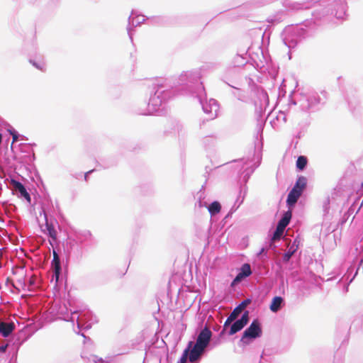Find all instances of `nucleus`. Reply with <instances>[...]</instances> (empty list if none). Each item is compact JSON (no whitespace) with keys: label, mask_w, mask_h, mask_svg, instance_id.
Listing matches in <instances>:
<instances>
[{"label":"nucleus","mask_w":363,"mask_h":363,"mask_svg":"<svg viewBox=\"0 0 363 363\" xmlns=\"http://www.w3.org/2000/svg\"><path fill=\"white\" fill-rule=\"evenodd\" d=\"M283 6L290 11H301L313 9L312 18L302 23L286 26L281 33V39L289 49L294 48L300 42L308 38L320 21L329 13L337 19L343 20L347 16V0H284Z\"/></svg>","instance_id":"1"},{"label":"nucleus","mask_w":363,"mask_h":363,"mask_svg":"<svg viewBox=\"0 0 363 363\" xmlns=\"http://www.w3.org/2000/svg\"><path fill=\"white\" fill-rule=\"evenodd\" d=\"M201 77L199 70L184 72L171 89L167 88L162 84L152 83L149 86L150 98L147 107L144 111H138V113L145 116L154 114L158 112L162 106L173 97L176 92H181L182 94H189L196 98L203 112L209 115L208 121L214 119L218 116L219 104L214 99L207 101Z\"/></svg>","instance_id":"2"},{"label":"nucleus","mask_w":363,"mask_h":363,"mask_svg":"<svg viewBox=\"0 0 363 363\" xmlns=\"http://www.w3.org/2000/svg\"><path fill=\"white\" fill-rule=\"evenodd\" d=\"M212 332L207 328H202L196 335L195 341H189L177 363H199L203 354L220 344V335L211 342Z\"/></svg>","instance_id":"3"},{"label":"nucleus","mask_w":363,"mask_h":363,"mask_svg":"<svg viewBox=\"0 0 363 363\" xmlns=\"http://www.w3.org/2000/svg\"><path fill=\"white\" fill-rule=\"evenodd\" d=\"M69 307L65 303H55L50 308V313L55 316L56 319H61L67 322L74 323L76 321L78 329L89 330L91 328L93 323L91 312L88 311H80L71 306L68 301Z\"/></svg>","instance_id":"4"},{"label":"nucleus","mask_w":363,"mask_h":363,"mask_svg":"<svg viewBox=\"0 0 363 363\" xmlns=\"http://www.w3.org/2000/svg\"><path fill=\"white\" fill-rule=\"evenodd\" d=\"M293 92L289 95V105H298L300 110L306 113H313L319 111L325 106L328 99V93L325 91L320 94L315 91L301 93L293 97Z\"/></svg>","instance_id":"5"},{"label":"nucleus","mask_w":363,"mask_h":363,"mask_svg":"<svg viewBox=\"0 0 363 363\" xmlns=\"http://www.w3.org/2000/svg\"><path fill=\"white\" fill-rule=\"evenodd\" d=\"M264 122L262 120L258 119V123L257 125V135L255 136V140L257 141L258 145L256 143L254 146L253 150V159L256 160L252 164L246 167L245 170L242 172V180L240 184L239 194L238 196L242 197L247 194V183L250 178L251 175L253 174L255 170L260 165L262 161V133L264 126Z\"/></svg>","instance_id":"6"},{"label":"nucleus","mask_w":363,"mask_h":363,"mask_svg":"<svg viewBox=\"0 0 363 363\" xmlns=\"http://www.w3.org/2000/svg\"><path fill=\"white\" fill-rule=\"evenodd\" d=\"M292 217V212L291 210L284 211L281 218L279 220L276 229L272 232L269 231L267 235V245L269 248L273 249L276 247L274 241L279 240L283 235V233L289 224Z\"/></svg>","instance_id":"7"},{"label":"nucleus","mask_w":363,"mask_h":363,"mask_svg":"<svg viewBox=\"0 0 363 363\" xmlns=\"http://www.w3.org/2000/svg\"><path fill=\"white\" fill-rule=\"evenodd\" d=\"M262 335V326L258 318H255L250 325L244 330L240 340L239 345H249L257 338Z\"/></svg>","instance_id":"8"},{"label":"nucleus","mask_w":363,"mask_h":363,"mask_svg":"<svg viewBox=\"0 0 363 363\" xmlns=\"http://www.w3.org/2000/svg\"><path fill=\"white\" fill-rule=\"evenodd\" d=\"M362 244L360 245V250L358 255L356 257L354 263L351 264L344 274L342 279L348 281L347 284L345 286V291L348 290V285L354 279L355 277L358 274V271L363 263V237L361 240Z\"/></svg>","instance_id":"9"},{"label":"nucleus","mask_w":363,"mask_h":363,"mask_svg":"<svg viewBox=\"0 0 363 363\" xmlns=\"http://www.w3.org/2000/svg\"><path fill=\"white\" fill-rule=\"evenodd\" d=\"M83 247L74 236H68L63 243L64 252L69 258H79L82 254Z\"/></svg>","instance_id":"10"},{"label":"nucleus","mask_w":363,"mask_h":363,"mask_svg":"<svg viewBox=\"0 0 363 363\" xmlns=\"http://www.w3.org/2000/svg\"><path fill=\"white\" fill-rule=\"evenodd\" d=\"M53 267V277L55 279L54 288L60 290L63 284V274L62 266L58 255L55 251L53 252V259L52 260Z\"/></svg>","instance_id":"11"},{"label":"nucleus","mask_w":363,"mask_h":363,"mask_svg":"<svg viewBox=\"0 0 363 363\" xmlns=\"http://www.w3.org/2000/svg\"><path fill=\"white\" fill-rule=\"evenodd\" d=\"M145 21L144 16H141L137 13L136 11L132 10L130 15L128 17V26H127V32L129 36V38L131 42H133V31L134 27H137L143 23Z\"/></svg>","instance_id":"12"},{"label":"nucleus","mask_w":363,"mask_h":363,"mask_svg":"<svg viewBox=\"0 0 363 363\" xmlns=\"http://www.w3.org/2000/svg\"><path fill=\"white\" fill-rule=\"evenodd\" d=\"M240 69L233 66V67H228L225 69V71L222 77V80L225 84H227L229 86H230L236 90H239L238 88H237L236 86H235L230 82L236 84V81L238 79H240Z\"/></svg>","instance_id":"13"},{"label":"nucleus","mask_w":363,"mask_h":363,"mask_svg":"<svg viewBox=\"0 0 363 363\" xmlns=\"http://www.w3.org/2000/svg\"><path fill=\"white\" fill-rule=\"evenodd\" d=\"M201 189H203V186H202ZM201 190L202 189H201L200 191L197 193V195L199 196L198 203L199 207H206L211 216H214L219 213L221 210V205L220 202L218 201H213V202L208 205L206 202L203 201L202 200L203 193L201 192Z\"/></svg>","instance_id":"14"},{"label":"nucleus","mask_w":363,"mask_h":363,"mask_svg":"<svg viewBox=\"0 0 363 363\" xmlns=\"http://www.w3.org/2000/svg\"><path fill=\"white\" fill-rule=\"evenodd\" d=\"M45 228L43 231L49 237V242L50 245H53V244L57 242V231L55 229V224H57V222L55 219L54 221L52 220H49L46 216H45Z\"/></svg>","instance_id":"15"},{"label":"nucleus","mask_w":363,"mask_h":363,"mask_svg":"<svg viewBox=\"0 0 363 363\" xmlns=\"http://www.w3.org/2000/svg\"><path fill=\"white\" fill-rule=\"evenodd\" d=\"M11 183L13 185V187L18 191V197L23 198L30 203L31 201V196L28 192L26 186L21 182L13 178L11 179Z\"/></svg>","instance_id":"16"},{"label":"nucleus","mask_w":363,"mask_h":363,"mask_svg":"<svg viewBox=\"0 0 363 363\" xmlns=\"http://www.w3.org/2000/svg\"><path fill=\"white\" fill-rule=\"evenodd\" d=\"M285 299L282 296H275L271 301L269 309L272 313H277L285 306Z\"/></svg>","instance_id":"17"},{"label":"nucleus","mask_w":363,"mask_h":363,"mask_svg":"<svg viewBox=\"0 0 363 363\" xmlns=\"http://www.w3.org/2000/svg\"><path fill=\"white\" fill-rule=\"evenodd\" d=\"M252 274L251 266L249 263H244L238 269L237 279H240L242 281L248 278Z\"/></svg>","instance_id":"18"},{"label":"nucleus","mask_w":363,"mask_h":363,"mask_svg":"<svg viewBox=\"0 0 363 363\" xmlns=\"http://www.w3.org/2000/svg\"><path fill=\"white\" fill-rule=\"evenodd\" d=\"M345 98L352 113L354 115L357 114L359 109V101L357 97L354 94H352L351 96L347 94Z\"/></svg>","instance_id":"19"},{"label":"nucleus","mask_w":363,"mask_h":363,"mask_svg":"<svg viewBox=\"0 0 363 363\" xmlns=\"http://www.w3.org/2000/svg\"><path fill=\"white\" fill-rule=\"evenodd\" d=\"M14 328L13 323L0 321V335L4 337H8L14 330Z\"/></svg>","instance_id":"20"},{"label":"nucleus","mask_w":363,"mask_h":363,"mask_svg":"<svg viewBox=\"0 0 363 363\" xmlns=\"http://www.w3.org/2000/svg\"><path fill=\"white\" fill-rule=\"evenodd\" d=\"M248 62L247 53L237 54L234 56L231 63L233 67L240 69V67L245 66Z\"/></svg>","instance_id":"21"},{"label":"nucleus","mask_w":363,"mask_h":363,"mask_svg":"<svg viewBox=\"0 0 363 363\" xmlns=\"http://www.w3.org/2000/svg\"><path fill=\"white\" fill-rule=\"evenodd\" d=\"M301 194L299 192L295 191V190H291L289 192L286 198V206L289 210H291L294 208L297 200L300 197Z\"/></svg>","instance_id":"22"},{"label":"nucleus","mask_w":363,"mask_h":363,"mask_svg":"<svg viewBox=\"0 0 363 363\" xmlns=\"http://www.w3.org/2000/svg\"><path fill=\"white\" fill-rule=\"evenodd\" d=\"M307 186V179L304 176H298L291 190L299 192L301 195Z\"/></svg>","instance_id":"23"},{"label":"nucleus","mask_w":363,"mask_h":363,"mask_svg":"<svg viewBox=\"0 0 363 363\" xmlns=\"http://www.w3.org/2000/svg\"><path fill=\"white\" fill-rule=\"evenodd\" d=\"M73 236L79 243H82V245L83 246L86 242L91 239V233L89 230L77 233Z\"/></svg>","instance_id":"24"},{"label":"nucleus","mask_w":363,"mask_h":363,"mask_svg":"<svg viewBox=\"0 0 363 363\" xmlns=\"http://www.w3.org/2000/svg\"><path fill=\"white\" fill-rule=\"evenodd\" d=\"M359 200L360 198L357 197L350 206L347 212L344 213L342 223H345L352 214H354V213H356Z\"/></svg>","instance_id":"25"},{"label":"nucleus","mask_w":363,"mask_h":363,"mask_svg":"<svg viewBox=\"0 0 363 363\" xmlns=\"http://www.w3.org/2000/svg\"><path fill=\"white\" fill-rule=\"evenodd\" d=\"M252 299V298H247L242 300L235 308L233 310V311L230 313L233 317L235 319L237 315L241 312V311L245 308L247 306H248Z\"/></svg>","instance_id":"26"},{"label":"nucleus","mask_w":363,"mask_h":363,"mask_svg":"<svg viewBox=\"0 0 363 363\" xmlns=\"http://www.w3.org/2000/svg\"><path fill=\"white\" fill-rule=\"evenodd\" d=\"M245 326V325H244L239 319H238L231 324L230 329L227 333L228 335H233L241 331Z\"/></svg>","instance_id":"27"},{"label":"nucleus","mask_w":363,"mask_h":363,"mask_svg":"<svg viewBox=\"0 0 363 363\" xmlns=\"http://www.w3.org/2000/svg\"><path fill=\"white\" fill-rule=\"evenodd\" d=\"M308 164V159L304 155H300L298 157L296 162V168L298 172L303 171Z\"/></svg>","instance_id":"28"},{"label":"nucleus","mask_w":363,"mask_h":363,"mask_svg":"<svg viewBox=\"0 0 363 363\" xmlns=\"http://www.w3.org/2000/svg\"><path fill=\"white\" fill-rule=\"evenodd\" d=\"M216 143V137L213 135L205 136L202 139V144L206 149H210L214 146Z\"/></svg>","instance_id":"29"},{"label":"nucleus","mask_w":363,"mask_h":363,"mask_svg":"<svg viewBox=\"0 0 363 363\" xmlns=\"http://www.w3.org/2000/svg\"><path fill=\"white\" fill-rule=\"evenodd\" d=\"M296 242V240L294 241V243L291 247L284 253L282 257V260L284 262H288L291 259L292 255L295 253V252L297 250L298 245H295Z\"/></svg>","instance_id":"30"},{"label":"nucleus","mask_w":363,"mask_h":363,"mask_svg":"<svg viewBox=\"0 0 363 363\" xmlns=\"http://www.w3.org/2000/svg\"><path fill=\"white\" fill-rule=\"evenodd\" d=\"M244 199H245L244 196H242V197L238 196L233 206L231 207L230 210L229 211L228 214L225 216V218L231 217V216L238 210V208L243 203Z\"/></svg>","instance_id":"31"},{"label":"nucleus","mask_w":363,"mask_h":363,"mask_svg":"<svg viewBox=\"0 0 363 363\" xmlns=\"http://www.w3.org/2000/svg\"><path fill=\"white\" fill-rule=\"evenodd\" d=\"M7 131L13 138V143L14 142H17L20 138L21 140H27L26 137L21 135L16 131L11 125H9V128H7Z\"/></svg>","instance_id":"32"},{"label":"nucleus","mask_w":363,"mask_h":363,"mask_svg":"<svg viewBox=\"0 0 363 363\" xmlns=\"http://www.w3.org/2000/svg\"><path fill=\"white\" fill-rule=\"evenodd\" d=\"M235 320V318L233 317L232 315H229L228 318H226L224 324H223V328L220 333V336H223L225 333V330L228 327H230L231 322H233Z\"/></svg>","instance_id":"33"},{"label":"nucleus","mask_w":363,"mask_h":363,"mask_svg":"<svg viewBox=\"0 0 363 363\" xmlns=\"http://www.w3.org/2000/svg\"><path fill=\"white\" fill-rule=\"evenodd\" d=\"M239 320L245 325H247L250 320V312L248 311H245L242 314L241 317Z\"/></svg>","instance_id":"34"},{"label":"nucleus","mask_w":363,"mask_h":363,"mask_svg":"<svg viewBox=\"0 0 363 363\" xmlns=\"http://www.w3.org/2000/svg\"><path fill=\"white\" fill-rule=\"evenodd\" d=\"M147 19L150 20L151 21V23H152V24H160L163 22V18L160 16H156V17H153L152 18H147Z\"/></svg>","instance_id":"35"},{"label":"nucleus","mask_w":363,"mask_h":363,"mask_svg":"<svg viewBox=\"0 0 363 363\" xmlns=\"http://www.w3.org/2000/svg\"><path fill=\"white\" fill-rule=\"evenodd\" d=\"M89 360L94 363L104 362V359L101 357H98L96 355H91Z\"/></svg>","instance_id":"36"},{"label":"nucleus","mask_w":363,"mask_h":363,"mask_svg":"<svg viewBox=\"0 0 363 363\" xmlns=\"http://www.w3.org/2000/svg\"><path fill=\"white\" fill-rule=\"evenodd\" d=\"M234 162H238V163H240L242 164V166L243 167L245 164H248L249 162V158H247V160H245V158H241V159H239V160H233Z\"/></svg>","instance_id":"37"},{"label":"nucleus","mask_w":363,"mask_h":363,"mask_svg":"<svg viewBox=\"0 0 363 363\" xmlns=\"http://www.w3.org/2000/svg\"><path fill=\"white\" fill-rule=\"evenodd\" d=\"M241 281H242L240 279H237V275L235 277V278L233 279V281L230 283L231 287H235L238 284H240Z\"/></svg>","instance_id":"38"},{"label":"nucleus","mask_w":363,"mask_h":363,"mask_svg":"<svg viewBox=\"0 0 363 363\" xmlns=\"http://www.w3.org/2000/svg\"><path fill=\"white\" fill-rule=\"evenodd\" d=\"M30 62L38 69L43 70V66L40 63L37 62L35 61H33L31 60H30Z\"/></svg>","instance_id":"39"},{"label":"nucleus","mask_w":363,"mask_h":363,"mask_svg":"<svg viewBox=\"0 0 363 363\" xmlns=\"http://www.w3.org/2000/svg\"><path fill=\"white\" fill-rule=\"evenodd\" d=\"M260 95L264 99L267 101H268V94L265 90H262Z\"/></svg>","instance_id":"40"},{"label":"nucleus","mask_w":363,"mask_h":363,"mask_svg":"<svg viewBox=\"0 0 363 363\" xmlns=\"http://www.w3.org/2000/svg\"><path fill=\"white\" fill-rule=\"evenodd\" d=\"M262 254H264V255L267 257V252H266V249H265V247H262V248L260 249V250L257 252V256H260V255H262Z\"/></svg>","instance_id":"41"},{"label":"nucleus","mask_w":363,"mask_h":363,"mask_svg":"<svg viewBox=\"0 0 363 363\" xmlns=\"http://www.w3.org/2000/svg\"><path fill=\"white\" fill-rule=\"evenodd\" d=\"M94 170H95V169H91V170H89V171H88V172H85V173H84V180H85V181H87V180H88L89 175L90 174H91L93 172H94Z\"/></svg>","instance_id":"42"},{"label":"nucleus","mask_w":363,"mask_h":363,"mask_svg":"<svg viewBox=\"0 0 363 363\" xmlns=\"http://www.w3.org/2000/svg\"><path fill=\"white\" fill-rule=\"evenodd\" d=\"M72 176L76 179H80L82 177V172L76 173L75 174H72Z\"/></svg>","instance_id":"43"},{"label":"nucleus","mask_w":363,"mask_h":363,"mask_svg":"<svg viewBox=\"0 0 363 363\" xmlns=\"http://www.w3.org/2000/svg\"><path fill=\"white\" fill-rule=\"evenodd\" d=\"M6 349V346H5V345L0 346V353L5 352Z\"/></svg>","instance_id":"44"},{"label":"nucleus","mask_w":363,"mask_h":363,"mask_svg":"<svg viewBox=\"0 0 363 363\" xmlns=\"http://www.w3.org/2000/svg\"><path fill=\"white\" fill-rule=\"evenodd\" d=\"M362 206H363V199H362L361 203L359 205L358 204V206H357V209L356 213H357L359 211V210Z\"/></svg>","instance_id":"45"},{"label":"nucleus","mask_w":363,"mask_h":363,"mask_svg":"<svg viewBox=\"0 0 363 363\" xmlns=\"http://www.w3.org/2000/svg\"><path fill=\"white\" fill-rule=\"evenodd\" d=\"M233 95L235 96L239 100H242V96L240 94H236L233 92Z\"/></svg>","instance_id":"46"},{"label":"nucleus","mask_w":363,"mask_h":363,"mask_svg":"<svg viewBox=\"0 0 363 363\" xmlns=\"http://www.w3.org/2000/svg\"><path fill=\"white\" fill-rule=\"evenodd\" d=\"M281 116H283V121H284V122H286V116H284V113H281V114H280L277 118H279V117H281Z\"/></svg>","instance_id":"47"},{"label":"nucleus","mask_w":363,"mask_h":363,"mask_svg":"<svg viewBox=\"0 0 363 363\" xmlns=\"http://www.w3.org/2000/svg\"><path fill=\"white\" fill-rule=\"evenodd\" d=\"M361 194H363V182L361 183Z\"/></svg>","instance_id":"48"},{"label":"nucleus","mask_w":363,"mask_h":363,"mask_svg":"<svg viewBox=\"0 0 363 363\" xmlns=\"http://www.w3.org/2000/svg\"><path fill=\"white\" fill-rule=\"evenodd\" d=\"M32 334H30L28 337H26L23 342L26 341L28 340V338Z\"/></svg>","instance_id":"49"},{"label":"nucleus","mask_w":363,"mask_h":363,"mask_svg":"<svg viewBox=\"0 0 363 363\" xmlns=\"http://www.w3.org/2000/svg\"><path fill=\"white\" fill-rule=\"evenodd\" d=\"M259 118H262V112L261 111H259Z\"/></svg>","instance_id":"50"},{"label":"nucleus","mask_w":363,"mask_h":363,"mask_svg":"<svg viewBox=\"0 0 363 363\" xmlns=\"http://www.w3.org/2000/svg\"><path fill=\"white\" fill-rule=\"evenodd\" d=\"M333 363H341V362L340 361L339 362H336V360L335 359Z\"/></svg>","instance_id":"51"},{"label":"nucleus","mask_w":363,"mask_h":363,"mask_svg":"<svg viewBox=\"0 0 363 363\" xmlns=\"http://www.w3.org/2000/svg\"><path fill=\"white\" fill-rule=\"evenodd\" d=\"M11 149L13 150V143L11 144Z\"/></svg>","instance_id":"52"},{"label":"nucleus","mask_w":363,"mask_h":363,"mask_svg":"<svg viewBox=\"0 0 363 363\" xmlns=\"http://www.w3.org/2000/svg\"><path fill=\"white\" fill-rule=\"evenodd\" d=\"M146 357L143 358V362H145Z\"/></svg>","instance_id":"53"},{"label":"nucleus","mask_w":363,"mask_h":363,"mask_svg":"<svg viewBox=\"0 0 363 363\" xmlns=\"http://www.w3.org/2000/svg\"><path fill=\"white\" fill-rule=\"evenodd\" d=\"M146 357L143 358V362H145Z\"/></svg>","instance_id":"54"},{"label":"nucleus","mask_w":363,"mask_h":363,"mask_svg":"<svg viewBox=\"0 0 363 363\" xmlns=\"http://www.w3.org/2000/svg\"><path fill=\"white\" fill-rule=\"evenodd\" d=\"M146 357L143 358V362H145Z\"/></svg>","instance_id":"55"}]
</instances>
